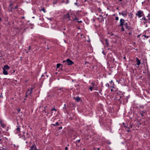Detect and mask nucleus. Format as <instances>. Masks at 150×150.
Masks as SVG:
<instances>
[{
	"label": "nucleus",
	"instance_id": "1",
	"mask_svg": "<svg viewBox=\"0 0 150 150\" xmlns=\"http://www.w3.org/2000/svg\"><path fill=\"white\" fill-rule=\"evenodd\" d=\"M129 24L128 23L125 22L124 24V26L127 32H129L128 34L129 35H131L134 33V28L132 26L129 25Z\"/></svg>",
	"mask_w": 150,
	"mask_h": 150
},
{
	"label": "nucleus",
	"instance_id": "2",
	"mask_svg": "<svg viewBox=\"0 0 150 150\" xmlns=\"http://www.w3.org/2000/svg\"><path fill=\"white\" fill-rule=\"evenodd\" d=\"M136 15L138 16V17L139 18L142 16H144V14L142 11L139 10L136 14Z\"/></svg>",
	"mask_w": 150,
	"mask_h": 150
},
{
	"label": "nucleus",
	"instance_id": "3",
	"mask_svg": "<svg viewBox=\"0 0 150 150\" xmlns=\"http://www.w3.org/2000/svg\"><path fill=\"white\" fill-rule=\"evenodd\" d=\"M66 61L67 64L68 65H71L74 64V62L71 60L69 59H67L66 60Z\"/></svg>",
	"mask_w": 150,
	"mask_h": 150
},
{
	"label": "nucleus",
	"instance_id": "4",
	"mask_svg": "<svg viewBox=\"0 0 150 150\" xmlns=\"http://www.w3.org/2000/svg\"><path fill=\"white\" fill-rule=\"evenodd\" d=\"M125 21L124 19L121 18L120 20L119 26H122L123 25H124V24L125 23Z\"/></svg>",
	"mask_w": 150,
	"mask_h": 150
},
{
	"label": "nucleus",
	"instance_id": "5",
	"mask_svg": "<svg viewBox=\"0 0 150 150\" xmlns=\"http://www.w3.org/2000/svg\"><path fill=\"white\" fill-rule=\"evenodd\" d=\"M128 13L127 9H126L125 11L122 12L121 15L124 17H126Z\"/></svg>",
	"mask_w": 150,
	"mask_h": 150
},
{
	"label": "nucleus",
	"instance_id": "6",
	"mask_svg": "<svg viewBox=\"0 0 150 150\" xmlns=\"http://www.w3.org/2000/svg\"><path fill=\"white\" fill-rule=\"evenodd\" d=\"M51 111H52L51 113V115H55L57 110L54 108H53L51 109Z\"/></svg>",
	"mask_w": 150,
	"mask_h": 150
},
{
	"label": "nucleus",
	"instance_id": "7",
	"mask_svg": "<svg viewBox=\"0 0 150 150\" xmlns=\"http://www.w3.org/2000/svg\"><path fill=\"white\" fill-rule=\"evenodd\" d=\"M37 147L34 144L31 146L30 149L29 150H37Z\"/></svg>",
	"mask_w": 150,
	"mask_h": 150
},
{
	"label": "nucleus",
	"instance_id": "8",
	"mask_svg": "<svg viewBox=\"0 0 150 150\" xmlns=\"http://www.w3.org/2000/svg\"><path fill=\"white\" fill-rule=\"evenodd\" d=\"M33 89V88L31 89H29L26 92V94H28V95L32 93Z\"/></svg>",
	"mask_w": 150,
	"mask_h": 150
},
{
	"label": "nucleus",
	"instance_id": "9",
	"mask_svg": "<svg viewBox=\"0 0 150 150\" xmlns=\"http://www.w3.org/2000/svg\"><path fill=\"white\" fill-rule=\"evenodd\" d=\"M136 62H137V64L138 65H139L141 64L140 60H139L137 57L136 58Z\"/></svg>",
	"mask_w": 150,
	"mask_h": 150
},
{
	"label": "nucleus",
	"instance_id": "10",
	"mask_svg": "<svg viewBox=\"0 0 150 150\" xmlns=\"http://www.w3.org/2000/svg\"><path fill=\"white\" fill-rule=\"evenodd\" d=\"M3 69H5V70H8L10 69V67L8 65H6L4 66V67L3 68Z\"/></svg>",
	"mask_w": 150,
	"mask_h": 150
},
{
	"label": "nucleus",
	"instance_id": "11",
	"mask_svg": "<svg viewBox=\"0 0 150 150\" xmlns=\"http://www.w3.org/2000/svg\"><path fill=\"white\" fill-rule=\"evenodd\" d=\"M74 99L77 102L79 101L80 100L81 98L79 97H73Z\"/></svg>",
	"mask_w": 150,
	"mask_h": 150
},
{
	"label": "nucleus",
	"instance_id": "12",
	"mask_svg": "<svg viewBox=\"0 0 150 150\" xmlns=\"http://www.w3.org/2000/svg\"><path fill=\"white\" fill-rule=\"evenodd\" d=\"M3 73L4 75H7L8 74V72L6 70L4 69H3Z\"/></svg>",
	"mask_w": 150,
	"mask_h": 150
},
{
	"label": "nucleus",
	"instance_id": "13",
	"mask_svg": "<svg viewBox=\"0 0 150 150\" xmlns=\"http://www.w3.org/2000/svg\"><path fill=\"white\" fill-rule=\"evenodd\" d=\"M141 20L145 21L144 23H147V19H146V18L145 17V16H143V17L142 18Z\"/></svg>",
	"mask_w": 150,
	"mask_h": 150
},
{
	"label": "nucleus",
	"instance_id": "14",
	"mask_svg": "<svg viewBox=\"0 0 150 150\" xmlns=\"http://www.w3.org/2000/svg\"><path fill=\"white\" fill-rule=\"evenodd\" d=\"M66 18H68L69 21L70 20V16H69V13H67V14L66 15Z\"/></svg>",
	"mask_w": 150,
	"mask_h": 150
},
{
	"label": "nucleus",
	"instance_id": "15",
	"mask_svg": "<svg viewBox=\"0 0 150 150\" xmlns=\"http://www.w3.org/2000/svg\"><path fill=\"white\" fill-rule=\"evenodd\" d=\"M61 66V67H62V65L60 64H57V68H58L60 66Z\"/></svg>",
	"mask_w": 150,
	"mask_h": 150
},
{
	"label": "nucleus",
	"instance_id": "16",
	"mask_svg": "<svg viewBox=\"0 0 150 150\" xmlns=\"http://www.w3.org/2000/svg\"><path fill=\"white\" fill-rule=\"evenodd\" d=\"M132 15H133V14L132 13H129L128 14V16H129V17H130L131 18H133Z\"/></svg>",
	"mask_w": 150,
	"mask_h": 150
},
{
	"label": "nucleus",
	"instance_id": "17",
	"mask_svg": "<svg viewBox=\"0 0 150 150\" xmlns=\"http://www.w3.org/2000/svg\"><path fill=\"white\" fill-rule=\"evenodd\" d=\"M105 43L106 44L107 46H108V40L105 39Z\"/></svg>",
	"mask_w": 150,
	"mask_h": 150
},
{
	"label": "nucleus",
	"instance_id": "18",
	"mask_svg": "<svg viewBox=\"0 0 150 150\" xmlns=\"http://www.w3.org/2000/svg\"><path fill=\"white\" fill-rule=\"evenodd\" d=\"M120 27H122L121 28V30L122 31H125V28H124L123 26H120Z\"/></svg>",
	"mask_w": 150,
	"mask_h": 150
},
{
	"label": "nucleus",
	"instance_id": "19",
	"mask_svg": "<svg viewBox=\"0 0 150 150\" xmlns=\"http://www.w3.org/2000/svg\"><path fill=\"white\" fill-rule=\"evenodd\" d=\"M147 17L148 18V20L149 21L150 20V14H148V15L147 16Z\"/></svg>",
	"mask_w": 150,
	"mask_h": 150
},
{
	"label": "nucleus",
	"instance_id": "20",
	"mask_svg": "<svg viewBox=\"0 0 150 150\" xmlns=\"http://www.w3.org/2000/svg\"><path fill=\"white\" fill-rule=\"evenodd\" d=\"M73 19H74V21H75L76 20H77V21H78L79 20V18H76V16H75V18H73Z\"/></svg>",
	"mask_w": 150,
	"mask_h": 150
},
{
	"label": "nucleus",
	"instance_id": "21",
	"mask_svg": "<svg viewBox=\"0 0 150 150\" xmlns=\"http://www.w3.org/2000/svg\"><path fill=\"white\" fill-rule=\"evenodd\" d=\"M66 108H67V107H66V105L65 104H64V107L63 108V109L64 110H66Z\"/></svg>",
	"mask_w": 150,
	"mask_h": 150
},
{
	"label": "nucleus",
	"instance_id": "22",
	"mask_svg": "<svg viewBox=\"0 0 150 150\" xmlns=\"http://www.w3.org/2000/svg\"><path fill=\"white\" fill-rule=\"evenodd\" d=\"M40 11H42L44 12V13H45L46 12L45 9L44 8H42L41 10H40Z\"/></svg>",
	"mask_w": 150,
	"mask_h": 150
},
{
	"label": "nucleus",
	"instance_id": "23",
	"mask_svg": "<svg viewBox=\"0 0 150 150\" xmlns=\"http://www.w3.org/2000/svg\"><path fill=\"white\" fill-rule=\"evenodd\" d=\"M91 85L92 86V87H93L95 85V84L94 82H92L91 83Z\"/></svg>",
	"mask_w": 150,
	"mask_h": 150
},
{
	"label": "nucleus",
	"instance_id": "24",
	"mask_svg": "<svg viewBox=\"0 0 150 150\" xmlns=\"http://www.w3.org/2000/svg\"><path fill=\"white\" fill-rule=\"evenodd\" d=\"M60 123L58 122H57L55 124V125L56 126L59 125Z\"/></svg>",
	"mask_w": 150,
	"mask_h": 150
},
{
	"label": "nucleus",
	"instance_id": "25",
	"mask_svg": "<svg viewBox=\"0 0 150 150\" xmlns=\"http://www.w3.org/2000/svg\"><path fill=\"white\" fill-rule=\"evenodd\" d=\"M20 129L19 128V127H18L17 129H16V130L17 131V132H20Z\"/></svg>",
	"mask_w": 150,
	"mask_h": 150
},
{
	"label": "nucleus",
	"instance_id": "26",
	"mask_svg": "<svg viewBox=\"0 0 150 150\" xmlns=\"http://www.w3.org/2000/svg\"><path fill=\"white\" fill-rule=\"evenodd\" d=\"M13 9H14V8H13L12 7H11V8L10 9L9 11L10 12H12Z\"/></svg>",
	"mask_w": 150,
	"mask_h": 150
},
{
	"label": "nucleus",
	"instance_id": "27",
	"mask_svg": "<svg viewBox=\"0 0 150 150\" xmlns=\"http://www.w3.org/2000/svg\"><path fill=\"white\" fill-rule=\"evenodd\" d=\"M93 87L91 86H89V89H90L91 91H92Z\"/></svg>",
	"mask_w": 150,
	"mask_h": 150
},
{
	"label": "nucleus",
	"instance_id": "28",
	"mask_svg": "<svg viewBox=\"0 0 150 150\" xmlns=\"http://www.w3.org/2000/svg\"><path fill=\"white\" fill-rule=\"evenodd\" d=\"M109 84L108 83H107L105 84V86L108 87H109Z\"/></svg>",
	"mask_w": 150,
	"mask_h": 150
},
{
	"label": "nucleus",
	"instance_id": "29",
	"mask_svg": "<svg viewBox=\"0 0 150 150\" xmlns=\"http://www.w3.org/2000/svg\"><path fill=\"white\" fill-rule=\"evenodd\" d=\"M145 38H149V36H146V35H143Z\"/></svg>",
	"mask_w": 150,
	"mask_h": 150
},
{
	"label": "nucleus",
	"instance_id": "30",
	"mask_svg": "<svg viewBox=\"0 0 150 150\" xmlns=\"http://www.w3.org/2000/svg\"><path fill=\"white\" fill-rule=\"evenodd\" d=\"M115 20L116 21H118L119 20V18L118 16H116L115 17Z\"/></svg>",
	"mask_w": 150,
	"mask_h": 150
},
{
	"label": "nucleus",
	"instance_id": "31",
	"mask_svg": "<svg viewBox=\"0 0 150 150\" xmlns=\"http://www.w3.org/2000/svg\"><path fill=\"white\" fill-rule=\"evenodd\" d=\"M57 1L56 0L54 1L53 3V4H56Z\"/></svg>",
	"mask_w": 150,
	"mask_h": 150
},
{
	"label": "nucleus",
	"instance_id": "32",
	"mask_svg": "<svg viewBox=\"0 0 150 150\" xmlns=\"http://www.w3.org/2000/svg\"><path fill=\"white\" fill-rule=\"evenodd\" d=\"M1 126L2 127H4L5 125H4L2 123H1Z\"/></svg>",
	"mask_w": 150,
	"mask_h": 150
},
{
	"label": "nucleus",
	"instance_id": "33",
	"mask_svg": "<svg viewBox=\"0 0 150 150\" xmlns=\"http://www.w3.org/2000/svg\"><path fill=\"white\" fill-rule=\"evenodd\" d=\"M18 8V6L17 5L16 6L14 7V8H14V9H17Z\"/></svg>",
	"mask_w": 150,
	"mask_h": 150
},
{
	"label": "nucleus",
	"instance_id": "34",
	"mask_svg": "<svg viewBox=\"0 0 150 150\" xmlns=\"http://www.w3.org/2000/svg\"><path fill=\"white\" fill-rule=\"evenodd\" d=\"M80 139L76 141V142L77 143V142H78L79 143L80 142Z\"/></svg>",
	"mask_w": 150,
	"mask_h": 150
},
{
	"label": "nucleus",
	"instance_id": "35",
	"mask_svg": "<svg viewBox=\"0 0 150 150\" xmlns=\"http://www.w3.org/2000/svg\"><path fill=\"white\" fill-rule=\"evenodd\" d=\"M98 11L99 12H101L102 10L100 8H99L98 9Z\"/></svg>",
	"mask_w": 150,
	"mask_h": 150
},
{
	"label": "nucleus",
	"instance_id": "36",
	"mask_svg": "<svg viewBox=\"0 0 150 150\" xmlns=\"http://www.w3.org/2000/svg\"><path fill=\"white\" fill-rule=\"evenodd\" d=\"M2 140V139H0V143L1 144L3 142V141Z\"/></svg>",
	"mask_w": 150,
	"mask_h": 150
},
{
	"label": "nucleus",
	"instance_id": "37",
	"mask_svg": "<svg viewBox=\"0 0 150 150\" xmlns=\"http://www.w3.org/2000/svg\"><path fill=\"white\" fill-rule=\"evenodd\" d=\"M1 149H2V150H4V149H6L7 148H4L3 147H1Z\"/></svg>",
	"mask_w": 150,
	"mask_h": 150
},
{
	"label": "nucleus",
	"instance_id": "38",
	"mask_svg": "<svg viewBox=\"0 0 150 150\" xmlns=\"http://www.w3.org/2000/svg\"><path fill=\"white\" fill-rule=\"evenodd\" d=\"M31 48V46H29L28 47V50H30Z\"/></svg>",
	"mask_w": 150,
	"mask_h": 150
},
{
	"label": "nucleus",
	"instance_id": "39",
	"mask_svg": "<svg viewBox=\"0 0 150 150\" xmlns=\"http://www.w3.org/2000/svg\"><path fill=\"white\" fill-rule=\"evenodd\" d=\"M62 129V127H60L58 128V129L59 130H60V129Z\"/></svg>",
	"mask_w": 150,
	"mask_h": 150
},
{
	"label": "nucleus",
	"instance_id": "40",
	"mask_svg": "<svg viewBox=\"0 0 150 150\" xmlns=\"http://www.w3.org/2000/svg\"><path fill=\"white\" fill-rule=\"evenodd\" d=\"M142 113H140V114H141V115H142V116H143V113H144V111H142Z\"/></svg>",
	"mask_w": 150,
	"mask_h": 150
},
{
	"label": "nucleus",
	"instance_id": "41",
	"mask_svg": "<svg viewBox=\"0 0 150 150\" xmlns=\"http://www.w3.org/2000/svg\"><path fill=\"white\" fill-rule=\"evenodd\" d=\"M78 23H82V21H78Z\"/></svg>",
	"mask_w": 150,
	"mask_h": 150
},
{
	"label": "nucleus",
	"instance_id": "42",
	"mask_svg": "<svg viewBox=\"0 0 150 150\" xmlns=\"http://www.w3.org/2000/svg\"><path fill=\"white\" fill-rule=\"evenodd\" d=\"M0 98H3V96L2 95V94H1V95H0Z\"/></svg>",
	"mask_w": 150,
	"mask_h": 150
},
{
	"label": "nucleus",
	"instance_id": "43",
	"mask_svg": "<svg viewBox=\"0 0 150 150\" xmlns=\"http://www.w3.org/2000/svg\"><path fill=\"white\" fill-rule=\"evenodd\" d=\"M65 150H68V148L67 147H66L65 148Z\"/></svg>",
	"mask_w": 150,
	"mask_h": 150
},
{
	"label": "nucleus",
	"instance_id": "44",
	"mask_svg": "<svg viewBox=\"0 0 150 150\" xmlns=\"http://www.w3.org/2000/svg\"><path fill=\"white\" fill-rule=\"evenodd\" d=\"M28 95H28V94H27L26 93V95H25V97H26V98H27V97H28Z\"/></svg>",
	"mask_w": 150,
	"mask_h": 150
},
{
	"label": "nucleus",
	"instance_id": "45",
	"mask_svg": "<svg viewBox=\"0 0 150 150\" xmlns=\"http://www.w3.org/2000/svg\"><path fill=\"white\" fill-rule=\"evenodd\" d=\"M62 62L63 63H65V62H67V61H66V60H64V61H63Z\"/></svg>",
	"mask_w": 150,
	"mask_h": 150
},
{
	"label": "nucleus",
	"instance_id": "46",
	"mask_svg": "<svg viewBox=\"0 0 150 150\" xmlns=\"http://www.w3.org/2000/svg\"><path fill=\"white\" fill-rule=\"evenodd\" d=\"M122 12H119V14L120 15H121Z\"/></svg>",
	"mask_w": 150,
	"mask_h": 150
},
{
	"label": "nucleus",
	"instance_id": "47",
	"mask_svg": "<svg viewBox=\"0 0 150 150\" xmlns=\"http://www.w3.org/2000/svg\"><path fill=\"white\" fill-rule=\"evenodd\" d=\"M20 111V109H19L18 110V112H19Z\"/></svg>",
	"mask_w": 150,
	"mask_h": 150
},
{
	"label": "nucleus",
	"instance_id": "48",
	"mask_svg": "<svg viewBox=\"0 0 150 150\" xmlns=\"http://www.w3.org/2000/svg\"><path fill=\"white\" fill-rule=\"evenodd\" d=\"M126 57H123V59H126Z\"/></svg>",
	"mask_w": 150,
	"mask_h": 150
},
{
	"label": "nucleus",
	"instance_id": "49",
	"mask_svg": "<svg viewBox=\"0 0 150 150\" xmlns=\"http://www.w3.org/2000/svg\"><path fill=\"white\" fill-rule=\"evenodd\" d=\"M112 82V80H111V81L110 82V83L111 84Z\"/></svg>",
	"mask_w": 150,
	"mask_h": 150
},
{
	"label": "nucleus",
	"instance_id": "50",
	"mask_svg": "<svg viewBox=\"0 0 150 150\" xmlns=\"http://www.w3.org/2000/svg\"><path fill=\"white\" fill-rule=\"evenodd\" d=\"M52 125L54 126H56V125H55V124H52Z\"/></svg>",
	"mask_w": 150,
	"mask_h": 150
},
{
	"label": "nucleus",
	"instance_id": "51",
	"mask_svg": "<svg viewBox=\"0 0 150 150\" xmlns=\"http://www.w3.org/2000/svg\"><path fill=\"white\" fill-rule=\"evenodd\" d=\"M8 24L9 25H10V22H9L8 23Z\"/></svg>",
	"mask_w": 150,
	"mask_h": 150
},
{
	"label": "nucleus",
	"instance_id": "52",
	"mask_svg": "<svg viewBox=\"0 0 150 150\" xmlns=\"http://www.w3.org/2000/svg\"><path fill=\"white\" fill-rule=\"evenodd\" d=\"M139 36H140V35H138L137 36V37L138 38H139Z\"/></svg>",
	"mask_w": 150,
	"mask_h": 150
},
{
	"label": "nucleus",
	"instance_id": "53",
	"mask_svg": "<svg viewBox=\"0 0 150 150\" xmlns=\"http://www.w3.org/2000/svg\"><path fill=\"white\" fill-rule=\"evenodd\" d=\"M44 76V75L42 74V75L41 77H42L43 76Z\"/></svg>",
	"mask_w": 150,
	"mask_h": 150
},
{
	"label": "nucleus",
	"instance_id": "54",
	"mask_svg": "<svg viewBox=\"0 0 150 150\" xmlns=\"http://www.w3.org/2000/svg\"><path fill=\"white\" fill-rule=\"evenodd\" d=\"M0 21H1V18L0 17Z\"/></svg>",
	"mask_w": 150,
	"mask_h": 150
},
{
	"label": "nucleus",
	"instance_id": "55",
	"mask_svg": "<svg viewBox=\"0 0 150 150\" xmlns=\"http://www.w3.org/2000/svg\"><path fill=\"white\" fill-rule=\"evenodd\" d=\"M122 0H119V1H122Z\"/></svg>",
	"mask_w": 150,
	"mask_h": 150
},
{
	"label": "nucleus",
	"instance_id": "56",
	"mask_svg": "<svg viewBox=\"0 0 150 150\" xmlns=\"http://www.w3.org/2000/svg\"><path fill=\"white\" fill-rule=\"evenodd\" d=\"M0 150H2V149H1V147H0Z\"/></svg>",
	"mask_w": 150,
	"mask_h": 150
},
{
	"label": "nucleus",
	"instance_id": "57",
	"mask_svg": "<svg viewBox=\"0 0 150 150\" xmlns=\"http://www.w3.org/2000/svg\"><path fill=\"white\" fill-rule=\"evenodd\" d=\"M4 150H8L7 149H4Z\"/></svg>",
	"mask_w": 150,
	"mask_h": 150
},
{
	"label": "nucleus",
	"instance_id": "58",
	"mask_svg": "<svg viewBox=\"0 0 150 150\" xmlns=\"http://www.w3.org/2000/svg\"><path fill=\"white\" fill-rule=\"evenodd\" d=\"M44 111H45V112L46 113V111H45V110H44Z\"/></svg>",
	"mask_w": 150,
	"mask_h": 150
},
{
	"label": "nucleus",
	"instance_id": "59",
	"mask_svg": "<svg viewBox=\"0 0 150 150\" xmlns=\"http://www.w3.org/2000/svg\"><path fill=\"white\" fill-rule=\"evenodd\" d=\"M113 91V90L112 89H111V91Z\"/></svg>",
	"mask_w": 150,
	"mask_h": 150
},
{
	"label": "nucleus",
	"instance_id": "60",
	"mask_svg": "<svg viewBox=\"0 0 150 150\" xmlns=\"http://www.w3.org/2000/svg\"><path fill=\"white\" fill-rule=\"evenodd\" d=\"M0 122H2V121L1 120H0Z\"/></svg>",
	"mask_w": 150,
	"mask_h": 150
},
{
	"label": "nucleus",
	"instance_id": "61",
	"mask_svg": "<svg viewBox=\"0 0 150 150\" xmlns=\"http://www.w3.org/2000/svg\"><path fill=\"white\" fill-rule=\"evenodd\" d=\"M113 35V33H112L111 34V35Z\"/></svg>",
	"mask_w": 150,
	"mask_h": 150
},
{
	"label": "nucleus",
	"instance_id": "62",
	"mask_svg": "<svg viewBox=\"0 0 150 150\" xmlns=\"http://www.w3.org/2000/svg\"><path fill=\"white\" fill-rule=\"evenodd\" d=\"M12 5V4H10V6H11V5Z\"/></svg>",
	"mask_w": 150,
	"mask_h": 150
},
{
	"label": "nucleus",
	"instance_id": "63",
	"mask_svg": "<svg viewBox=\"0 0 150 150\" xmlns=\"http://www.w3.org/2000/svg\"><path fill=\"white\" fill-rule=\"evenodd\" d=\"M27 81H28V80H26V81H25V82H27Z\"/></svg>",
	"mask_w": 150,
	"mask_h": 150
},
{
	"label": "nucleus",
	"instance_id": "64",
	"mask_svg": "<svg viewBox=\"0 0 150 150\" xmlns=\"http://www.w3.org/2000/svg\"><path fill=\"white\" fill-rule=\"evenodd\" d=\"M100 16H101L102 17V15H100Z\"/></svg>",
	"mask_w": 150,
	"mask_h": 150
}]
</instances>
